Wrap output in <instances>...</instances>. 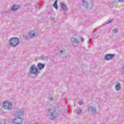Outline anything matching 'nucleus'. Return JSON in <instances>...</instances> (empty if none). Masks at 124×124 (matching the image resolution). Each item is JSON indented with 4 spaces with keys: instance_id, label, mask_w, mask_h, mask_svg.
<instances>
[{
    "instance_id": "nucleus-13",
    "label": "nucleus",
    "mask_w": 124,
    "mask_h": 124,
    "mask_svg": "<svg viewBox=\"0 0 124 124\" xmlns=\"http://www.w3.org/2000/svg\"><path fill=\"white\" fill-rule=\"evenodd\" d=\"M16 116H17V117H21V116H23V115H24V111L17 110L16 113Z\"/></svg>"
},
{
    "instance_id": "nucleus-11",
    "label": "nucleus",
    "mask_w": 124,
    "mask_h": 124,
    "mask_svg": "<svg viewBox=\"0 0 124 124\" xmlns=\"http://www.w3.org/2000/svg\"><path fill=\"white\" fill-rule=\"evenodd\" d=\"M20 8V5H14L11 7V10L12 11H16Z\"/></svg>"
},
{
    "instance_id": "nucleus-21",
    "label": "nucleus",
    "mask_w": 124,
    "mask_h": 124,
    "mask_svg": "<svg viewBox=\"0 0 124 124\" xmlns=\"http://www.w3.org/2000/svg\"><path fill=\"white\" fill-rule=\"evenodd\" d=\"M78 104H79V105H83V102H82V101H79L78 102Z\"/></svg>"
},
{
    "instance_id": "nucleus-17",
    "label": "nucleus",
    "mask_w": 124,
    "mask_h": 124,
    "mask_svg": "<svg viewBox=\"0 0 124 124\" xmlns=\"http://www.w3.org/2000/svg\"><path fill=\"white\" fill-rule=\"evenodd\" d=\"M76 111L77 115H80V114H82V108H77Z\"/></svg>"
},
{
    "instance_id": "nucleus-20",
    "label": "nucleus",
    "mask_w": 124,
    "mask_h": 124,
    "mask_svg": "<svg viewBox=\"0 0 124 124\" xmlns=\"http://www.w3.org/2000/svg\"><path fill=\"white\" fill-rule=\"evenodd\" d=\"M24 37L25 40H28V39H29V36L28 35L24 36Z\"/></svg>"
},
{
    "instance_id": "nucleus-14",
    "label": "nucleus",
    "mask_w": 124,
    "mask_h": 124,
    "mask_svg": "<svg viewBox=\"0 0 124 124\" xmlns=\"http://www.w3.org/2000/svg\"><path fill=\"white\" fill-rule=\"evenodd\" d=\"M39 60H41V61H48V57L45 55H41L40 58Z\"/></svg>"
},
{
    "instance_id": "nucleus-4",
    "label": "nucleus",
    "mask_w": 124,
    "mask_h": 124,
    "mask_svg": "<svg viewBox=\"0 0 124 124\" xmlns=\"http://www.w3.org/2000/svg\"><path fill=\"white\" fill-rule=\"evenodd\" d=\"M71 44L74 47H78L79 46V44H80V42L79 40L77 39L76 38H72L71 39Z\"/></svg>"
},
{
    "instance_id": "nucleus-5",
    "label": "nucleus",
    "mask_w": 124,
    "mask_h": 124,
    "mask_svg": "<svg viewBox=\"0 0 124 124\" xmlns=\"http://www.w3.org/2000/svg\"><path fill=\"white\" fill-rule=\"evenodd\" d=\"M30 71L31 74H38V73H39L37 68H36L34 64H32L31 66Z\"/></svg>"
},
{
    "instance_id": "nucleus-3",
    "label": "nucleus",
    "mask_w": 124,
    "mask_h": 124,
    "mask_svg": "<svg viewBox=\"0 0 124 124\" xmlns=\"http://www.w3.org/2000/svg\"><path fill=\"white\" fill-rule=\"evenodd\" d=\"M3 107L7 110H11L12 109V103L11 102L5 101L3 102Z\"/></svg>"
},
{
    "instance_id": "nucleus-18",
    "label": "nucleus",
    "mask_w": 124,
    "mask_h": 124,
    "mask_svg": "<svg viewBox=\"0 0 124 124\" xmlns=\"http://www.w3.org/2000/svg\"><path fill=\"white\" fill-rule=\"evenodd\" d=\"M58 2V0H56L54 4H53V6L54 7L57 9V10H58V4H57Z\"/></svg>"
},
{
    "instance_id": "nucleus-19",
    "label": "nucleus",
    "mask_w": 124,
    "mask_h": 124,
    "mask_svg": "<svg viewBox=\"0 0 124 124\" xmlns=\"http://www.w3.org/2000/svg\"><path fill=\"white\" fill-rule=\"evenodd\" d=\"M113 31L114 33H118V31H118V29H114L113 30Z\"/></svg>"
},
{
    "instance_id": "nucleus-1",
    "label": "nucleus",
    "mask_w": 124,
    "mask_h": 124,
    "mask_svg": "<svg viewBox=\"0 0 124 124\" xmlns=\"http://www.w3.org/2000/svg\"><path fill=\"white\" fill-rule=\"evenodd\" d=\"M48 116H49V120H54L57 117V111L56 108H53L48 109Z\"/></svg>"
},
{
    "instance_id": "nucleus-8",
    "label": "nucleus",
    "mask_w": 124,
    "mask_h": 124,
    "mask_svg": "<svg viewBox=\"0 0 124 124\" xmlns=\"http://www.w3.org/2000/svg\"><path fill=\"white\" fill-rule=\"evenodd\" d=\"M29 36H30L31 38H33L34 36H36V32L35 31L32 30L29 32Z\"/></svg>"
},
{
    "instance_id": "nucleus-26",
    "label": "nucleus",
    "mask_w": 124,
    "mask_h": 124,
    "mask_svg": "<svg viewBox=\"0 0 124 124\" xmlns=\"http://www.w3.org/2000/svg\"><path fill=\"white\" fill-rule=\"evenodd\" d=\"M60 53H61L62 54V53H63V50H61V51H60Z\"/></svg>"
},
{
    "instance_id": "nucleus-25",
    "label": "nucleus",
    "mask_w": 124,
    "mask_h": 124,
    "mask_svg": "<svg viewBox=\"0 0 124 124\" xmlns=\"http://www.w3.org/2000/svg\"><path fill=\"white\" fill-rule=\"evenodd\" d=\"M54 100V98H53L52 97H51L49 98V100L50 101H52V100Z\"/></svg>"
},
{
    "instance_id": "nucleus-23",
    "label": "nucleus",
    "mask_w": 124,
    "mask_h": 124,
    "mask_svg": "<svg viewBox=\"0 0 124 124\" xmlns=\"http://www.w3.org/2000/svg\"><path fill=\"white\" fill-rule=\"evenodd\" d=\"M80 40H81V41H82V42H84V38H80Z\"/></svg>"
},
{
    "instance_id": "nucleus-12",
    "label": "nucleus",
    "mask_w": 124,
    "mask_h": 124,
    "mask_svg": "<svg viewBox=\"0 0 124 124\" xmlns=\"http://www.w3.org/2000/svg\"><path fill=\"white\" fill-rule=\"evenodd\" d=\"M61 7L64 12H66L67 11V7H66V5H65L64 3H61Z\"/></svg>"
},
{
    "instance_id": "nucleus-9",
    "label": "nucleus",
    "mask_w": 124,
    "mask_h": 124,
    "mask_svg": "<svg viewBox=\"0 0 124 124\" xmlns=\"http://www.w3.org/2000/svg\"><path fill=\"white\" fill-rule=\"evenodd\" d=\"M37 67L39 68V70H42L45 67V63H38Z\"/></svg>"
},
{
    "instance_id": "nucleus-6",
    "label": "nucleus",
    "mask_w": 124,
    "mask_h": 124,
    "mask_svg": "<svg viewBox=\"0 0 124 124\" xmlns=\"http://www.w3.org/2000/svg\"><path fill=\"white\" fill-rule=\"evenodd\" d=\"M13 123L15 124H23V122H24V119L22 117H18L15 118L13 120Z\"/></svg>"
},
{
    "instance_id": "nucleus-7",
    "label": "nucleus",
    "mask_w": 124,
    "mask_h": 124,
    "mask_svg": "<svg viewBox=\"0 0 124 124\" xmlns=\"http://www.w3.org/2000/svg\"><path fill=\"white\" fill-rule=\"evenodd\" d=\"M88 112L92 114H96V107L95 106H90L88 108Z\"/></svg>"
},
{
    "instance_id": "nucleus-2",
    "label": "nucleus",
    "mask_w": 124,
    "mask_h": 124,
    "mask_svg": "<svg viewBox=\"0 0 124 124\" xmlns=\"http://www.w3.org/2000/svg\"><path fill=\"white\" fill-rule=\"evenodd\" d=\"M20 43L19 38H12L10 40L9 44L13 47H16L17 45H19Z\"/></svg>"
},
{
    "instance_id": "nucleus-15",
    "label": "nucleus",
    "mask_w": 124,
    "mask_h": 124,
    "mask_svg": "<svg viewBox=\"0 0 124 124\" xmlns=\"http://www.w3.org/2000/svg\"><path fill=\"white\" fill-rule=\"evenodd\" d=\"M120 85L121 84H120V83L118 82V84L116 85L115 88L116 91H121V87Z\"/></svg>"
},
{
    "instance_id": "nucleus-10",
    "label": "nucleus",
    "mask_w": 124,
    "mask_h": 124,
    "mask_svg": "<svg viewBox=\"0 0 124 124\" xmlns=\"http://www.w3.org/2000/svg\"><path fill=\"white\" fill-rule=\"evenodd\" d=\"M114 56H115V54H107L105 56V60L106 61H109V60H111V59H112L113 57H114Z\"/></svg>"
},
{
    "instance_id": "nucleus-22",
    "label": "nucleus",
    "mask_w": 124,
    "mask_h": 124,
    "mask_svg": "<svg viewBox=\"0 0 124 124\" xmlns=\"http://www.w3.org/2000/svg\"><path fill=\"white\" fill-rule=\"evenodd\" d=\"M112 20H108L107 22V24H110V23H111L112 22Z\"/></svg>"
},
{
    "instance_id": "nucleus-28",
    "label": "nucleus",
    "mask_w": 124,
    "mask_h": 124,
    "mask_svg": "<svg viewBox=\"0 0 124 124\" xmlns=\"http://www.w3.org/2000/svg\"><path fill=\"white\" fill-rule=\"evenodd\" d=\"M0 124H2L1 123V121H0Z\"/></svg>"
},
{
    "instance_id": "nucleus-27",
    "label": "nucleus",
    "mask_w": 124,
    "mask_h": 124,
    "mask_svg": "<svg viewBox=\"0 0 124 124\" xmlns=\"http://www.w3.org/2000/svg\"><path fill=\"white\" fill-rule=\"evenodd\" d=\"M122 73H123V74H124V70H122Z\"/></svg>"
},
{
    "instance_id": "nucleus-24",
    "label": "nucleus",
    "mask_w": 124,
    "mask_h": 124,
    "mask_svg": "<svg viewBox=\"0 0 124 124\" xmlns=\"http://www.w3.org/2000/svg\"><path fill=\"white\" fill-rule=\"evenodd\" d=\"M120 2H124V0H118Z\"/></svg>"
},
{
    "instance_id": "nucleus-16",
    "label": "nucleus",
    "mask_w": 124,
    "mask_h": 124,
    "mask_svg": "<svg viewBox=\"0 0 124 124\" xmlns=\"http://www.w3.org/2000/svg\"><path fill=\"white\" fill-rule=\"evenodd\" d=\"M83 5L85 6L86 8H89V4L87 2H86V0H82Z\"/></svg>"
}]
</instances>
